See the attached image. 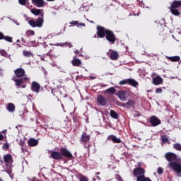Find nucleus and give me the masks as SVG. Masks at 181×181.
<instances>
[{"mask_svg": "<svg viewBox=\"0 0 181 181\" xmlns=\"http://www.w3.org/2000/svg\"><path fill=\"white\" fill-rule=\"evenodd\" d=\"M96 30L98 37H100V39H104L105 37L106 40L109 43H112V45H114L117 42V36L115 35L114 31L101 25H97Z\"/></svg>", "mask_w": 181, "mask_h": 181, "instance_id": "obj_1", "label": "nucleus"}, {"mask_svg": "<svg viewBox=\"0 0 181 181\" xmlns=\"http://www.w3.org/2000/svg\"><path fill=\"white\" fill-rule=\"evenodd\" d=\"M63 156L64 158H67V159H71L73 158V154L69 149L62 147L59 151H52L51 152V158L54 159L55 160H62L63 159Z\"/></svg>", "mask_w": 181, "mask_h": 181, "instance_id": "obj_2", "label": "nucleus"}, {"mask_svg": "<svg viewBox=\"0 0 181 181\" xmlns=\"http://www.w3.org/2000/svg\"><path fill=\"white\" fill-rule=\"evenodd\" d=\"M45 23V13L41 14V16L38 17L36 21L30 20L28 21L29 25H31L32 28H42L43 26V23Z\"/></svg>", "mask_w": 181, "mask_h": 181, "instance_id": "obj_3", "label": "nucleus"}, {"mask_svg": "<svg viewBox=\"0 0 181 181\" xmlns=\"http://www.w3.org/2000/svg\"><path fill=\"white\" fill-rule=\"evenodd\" d=\"M3 159L5 163L4 169L6 172L10 170L12 168V163H13V156H12V154L8 153L4 156Z\"/></svg>", "mask_w": 181, "mask_h": 181, "instance_id": "obj_4", "label": "nucleus"}, {"mask_svg": "<svg viewBox=\"0 0 181 181\" xmlns=\"http://www.w3.org/2000/svg\"><path fill=\"white\" fill-rule=\"evenodd\" d=\"M12 80L16 83V87H22V88H26V83H29V78H28V77H23L18 79L16 77L13 76Z\"/></svg>", "mask_w": 181, "mask_h": 181, "instance_id": "obj_5", "label": "nucleus"}, {"mask_svg": "<svg viewBox=\"0 0 181 181\" xmlns=\"http://www.w3.org/2000/svg\"><path fill=\"white\" fill-rule=\"evenodd\" d=\"M168 167L170 169H172L175 172H176L177 175H180L181 173V164L179 163L174 161L168 163Z\"/></svg>", "mask_w": 181, "mask_h": 181, "instance_id": "obj_6", "label": "nucleus"}, {"mask_svg": "<svg viewBox=\"0 0 181 181\" xmlns=\"http://www.w3.org/2000/svg\"><path fill=\"white\" fill-rule=\"evenodd\" d=\"M133 175L136 178L145 176V169L141 167L136 168L133 170Z\"/></svg>", "mask_w": 181, "mask_h": 181, "instance_id": "obj_7", "label": "nucleus"}, {"mask_svg": "<svg viewBox=\"0 0 181 181\" xmlns=\"http://www.w3.org/2000/svg\"><path fill=\"white\" fill-rule=\"evenodd\" d=\"M136 104V102L135 100L132 99L129 100L126 103H120V106L123 107V108H135V105Z\"/></svg>", "mask_w": 181, "mask_h": 181, "instance_id": "obj_8", "label": "nucleus"}, {"mask_svg": "<svg viewBox=\"0 0 181 181\" xmlns=\"http://www.w3.org/2000/svg\"><path fill=\"white\" fill-rule=\"evenodd\" d=\"M165 158L166 160L168 162H175V160H177V155H176L175 153L168 152L165 154Z\"/></svg>", "mask_w": 181, "mask_h": 181, "instance_id": "obj_9", "label": "nucleus"}, {"mask_svg": "<svg viewBox=\"0 0 181 181\" xmlns=\"http://www.w3.org/2000/svg\"><path fill=\"white\" fill-rule=\"evenodd\" d=\"M40 90H43V87H42L39 83L33 81L31 83V91H33V93H37V94Z\"/></svg>", "mask_w": 181, "mask_h": 181, "instance_id": "obj_10", "label": "nucleus"}, {"mask_svg": "<svg viewBox=\"0 0 181 181\" xmlns=\"http://www.w3.org/2000/svg\"><path fill=\"white\" fill-rule=\"evenodd\" d=\"M129 95V92L124 90H119L117 94V97L121 101H126Z\"/></svg>", "mask_w": 181, "mask_h": 181, "instance_id": "obj_11", "label": "nucleus"}, {"mask_svg": "<svg viewBox=\"0 0 181 181\" xmlns=\"http://www.w3.org/2000/svg\"><path fill=\"white\" fill-rule=\"evenodd\" d=\"M97 103L102 107H105L108 104V100L104 96L99 95L97 98Z\"/></svg>", "mask_w": 181, "mask_h": 181, "instance_id": "obj_12", "label": "nucleus"}, {"mask_svg": "<svg viewBox=\"0 0 181 181\" xmlns=\"http://www.w3.org/2000/svg\"><path fill=\"white\" fill-rule=\"evenodd\" d=\"M160 119H159L156 116H151L150 117V124L152 127H158V125H160Z\"/></svg>", "mask_w": 181, "mask_h": 181, "instance_id": "obj_13", "label": "nucleus"}, {"mask_svg": "<svg viewBox=\"0 0 181 181\" xmlns=\"http://www.w3.org/2000/svg\"><path fill=\"white\" fill-rule=\"evenodd\" d=\"M90 135L87 134L86 132H83L80 138L81 144H87V142H90Z\"/></svg>", "mask_w": 181, "mask_h": 181, "instance_id": "obj_14", "label": "nucleus"}, {"mask_svg": "<svg viewBox=\"0 0 181 181\" xmlns=\"http://www.w3.org/2000/svg\"><path fill=\"white\" fill-rule=\"evenodd\" d=\"M14 74L17 78H21V77H23L25 76V69L18 68L14 71Z\"/></svg>", "mask_w": 181, "mask_h": 181, "instance_id": "obj_15", "label": "nucleus"}, {"mask_svg": "<svg viewBox=\"0 0 181 181\" xmlns=\"http://www.w3.org/2000/svg\"><path fill=\"white\" fill-rule=\"evenodd\" d=\"M32 4L37 6V8H43L46 5L45 0H32Z\"/></svg>", "mask_w": 181, "mask_h": 181, "instance_id": "obj_16", "label": "nucleus"}, {"mask_svg": "<svg viewBox=\"0 0 181 181\" xmlns=\"http://www.w3.org/2000/svg\"><path fill=\"white\" fill-rule=\"evenodd\" d=\"M153 84H154V86H159L160 84H163V78H162V77H160V76H157L153 78Z\"/></svg>", "mask_w": 181, "mask_h": 181, "instance_id": "obj_17", "label": "nucleus"}, {"mask_svg": "<svg viewBox=\"0 0 181 181\" xmlns=\"http://www.w3.org/2000/svg\"><path fill=\"white\" fill-rule=\"evenodd\" d=\"M42 52L44 54L49 56V53H50V52H52V49L50 48V47L49 45H46V43L44 42L43 47L42 49Z\"/></svg>", "mask_w": 181, "mask_h": 181, "instance_id": "obj_18", "label": "nucleus"}, {"mask_svg": "<svg viewBox=\"0 0 181 181\" xmlns=\"http://www.w3.org/2000/svg\"><path fill=\"white\" fill-rule=\"evenodd\" d=\"M31 13H33V15H35V16H37L39 15H40V16H42V14L45 13L43 12V10L42 9H37V8H32L30 10Z\"/></svg>", "mask_w": 181, "mask_h": 181, "instance_id": "obj_19", "label": "nucleus"}, {"mask_svg": "<svg viewBox=\"0 0 181 181\" xmlns=\"http://www.w3.org/2000/svg\"><path fill=\"white\" fill-rule=\"evenodd\" d=\"M119 58V54L117 51H112L110 53V60H118Z\"/></svg>", "mask_w": 181, "mask_h": 181, "instance_id": "obj_20", "label": "nucleus"}, {"mask_svg": "<svg viewBox=\"0 0 181 181\" xmlns=\"http://www.w3.org/2000/svg\"><path fill=\"white\" fill-rule=\"evenodd\" d=\"M181 7V1L179 0H175L171 3V6L170 8H174L177 9V8Z\"/></svg>", "mask_w": 181, "mask_h": 181, "instance_id": "obj_21", "label": "nucleus"}, {"mask_svg": "<svg viewBox=\"0 0 181 181\" xmlns=\"http://www.w3.org/2000/svg\"><path fill=\"white\" fill-rule=\"evenodd\" d=\"M127 83L129 84V86H132V87H138V86H139V83H138V81H136L135 79H132V78H128Z\"/></svg>", "mask_w": 181, "mask_h": 181, "instance_id": "obj_22", "label": "nucleus"}, {"mask_svg": "<svg viewBox=\"0 0 181 181\" xmlns=\"http://www.w3.org/2000/svg\"><path fill=\"white\" fill-rule=\"evenodd\" d=\"M38 144L39 141L33 138H31L28 141V144L29 146H36L38 145Z\"/></svg>", "mask_w": 181, "mask_h": 181, "instance_id": "obj_23", "label": "nucleus"}, {"mask_svg": "<svg viewBox=\"0 0 181 181\" xmlns=\"http://www.w3.org/2000/svg\"><path fill=\"white\" fill-rule=\"evenodd\" d=\"M16 110V107L15 106V104L10 103L7 105V111L8 112H15Z\"/></svg>", "mask_w": 181, "mask_h": 181, "instance_id": "obj_24", "label": "nucleus"}, {"mask_svg": "<svg viewBox=\"0 0 181 181\" xmlns=\"http://www.w3.org/2000/svg\"><path fill=\"white\" fill-rule=\"evenodd\" d=\"M71 63L72 65L75 67H80V66H81V60L77 58H74V59L71 61Z\"/></svg>", "mask_w": 181, "mask_h": 181, "instance_id": "obj_25", "label": "nucleus"}, {"mask_svg": "<svg viewBox=\"0 0 181 181\" xmlns=\"http://www.w3.org/2000/svg\"><path fill=\"white\" fill-rule=\"evenodd\" d=\"M169 9H170L171 13L173 15H174V16H180V11H179V9L174 8L172 7H170Z\"/></svg>", "mask_w": 181, "mask_h": 181, "instance_id": "obj_26", "label": "nucleus"}, {"mask_svg": "<svg viewBox=\"0 0 181 181\" xmlns=\"http://www.w3.org/2000/svg\"><path fill=\"white\" fill-rule=\"evenodd\" d=\"M168 60H170V62H180V57L179 56H174V57H165Z\"/></svg>", "mask_w": 181, "mask_h": 181, "instance_id": "obj_27", "label": "nucleus"}, {"mask_svg": "<svg viewBox=\"0 0 181 181\" xmlns=\"http://www.w3.org/2000/svg\"><path fill=\"white\" fill-rule=\"evenodd\" d=\"M69 23L71 25V26H77L78 28H80V26H86V24L83 23H78V21H72Z\"/></svg>", "mask_w": 181, "mask_h": 181, "instance_id": "obj_28", "label": "nucleus"}, {"mask_svg": "<svg viewBox=\"0 0 181 181\" xmlns=\"http://www.w3.org/2000/svg\"><path fill=\"white\" fill-rule=\"evenodd\" d=\"M136 181H152L149 177H146L145 175L141 177H137Z\"/></svg>", "mask_w": 181, "mask_h": 181, "instance_id": "obj_29", "label": "nucleus"}, {"mask_svg": "<svg viewBox=\"0 0 181 181\" xmlns=\"http://www.w3.org/2000/svg\"><path fill=\"white\" fill-rule=\"evenodd\" d=\"M110 139L111 141H112V142H114L115 144H121V139L117 138V136L112 135L110 136Z\"/></svg>", "mask_w": 181, "mask_h": 181, "instance_id": "obj_30", "label": "nucleus"}, {"mask_svg": "<svg viewBox=\"0 0 181 181\" xmlns=\"http://www.w3.org/2000/svg\"><path fill=\"white\" fill-rule=\"evenodd\" d=\"M105 91L107 94H115L117 89L114 87H111L107 88Z\"/></svg>", "mask_w": 181, "mask_h": 181, "instance_id": "obj_31", "label": "nucleus"}, {"mask_svg": "<svg viewBox=\"0 0 181 181\" xmlns=\"http://www.w3.org/2000/svg\"><path fill=\"white\" fill-rule=\"evenodd\" d=\"M110 117H112V118H114L115 119H118V113H117V112H115V110H110Z\"/></svg>", "mask_w": 181, "mask_h": 181, "instance_id": "obj_32", "label": "nucleus"}, {"mask_svg": "<svg viewBox=\"0 0 181 181\" xmlns=\"http://www.w3.org/2000/svg\"><path fill=\"white\" fill-rule=\"evenodd\" d=\"M23 54L25 56V57H32V56H33V54H32L30 52L25 50L23 51Z\"/></svg>", "mask_w": 181, "mask_h": 181, "instance_id": "obj_33", "label": "nucleus"}, {"mask_svg": "<svg viewBox=\"0 0 181 181\" xmlns=\"http://www.w3.org/2000/svg\"><path fill=\"white\" fill-rule=\"evenodd\" d=\"M25 35H26L27 37H29L30 36H35V31H33L32 30H27L25 33Z\"/></svg>", "mask_w": 181, "mask_h": 181, "instance_id": "obj_34", "label": "nucleus"}, {"mask_svg": "<svg viewBox=\"0 0 181 181\" xmlns=\"http://www.w3.org/2000/svg\"><path fill=\"white\" fill-rule=\"evenodd\" d=\"M161 141L163 144H166L169 141V136L168 135H164L161 136Z\"/></svg>", "mask_w": 181, "mask_h": 181, "instance_id": "obj_35", "label": "nucleus"}, {"mask_svg": "<svg viewBox=\"0 0 181 181\" xmlns=\"http://www.w3.org/2000/svg\"><path fill=\"white\" fill-rule=\"evenodd\" d=\"M79 181H88V178L83 175H79L78 177Z\"/></svg>", "mask_w": 181, "mask_h": 181, "instance_id": "obj_36", "label": "nucleus"}, {"mask_svg": "<svg viewBox=\"0 0 181 181\" xmlns=\"http://www.w3.org/2000/svg\"><path fill=\"white\" fill-rule=\"evenodd\" d=\"M119 84V86H124L125 84H128V78L120 81Z\"/></svg>", "mask_w": 181, "mask_h": 181, "instance_id": "obj_37", "label": "nucleus"}, {"mask_svg": "<svg viewBox=\"0 0 181 181\" xmlns=\"http://www.w3.org/2000/svg\"><path fill=\"white\" fill-rule=\"evenodd\" d=\"M18 3L20 5H23V6H25L26 4H28V0H18Z\"/></svg>", "mask_w": 181, "mask_h": 181, "instance_id": "obj_38", "label": "nucleus"}, {"mask_svg": "<svg viewBox=\"0 0 181 181\" xmlns=\"http://www.w3.org/2000/svg\"><path fill=\"white\" fill-rule=\"evenodd\" d=\"M4 40H6V42H9L10 43H12V37L6 36L4 37Z\"/></svg>", "mask_w": 181, "mask_h": 181, "instance_id": "obj_39", "label": "nucleus"}, {"mask_svg": "<svg viewBox=\"0 0 181 181\" xmlns=\"http://www.w3.org/2000/svg\"><path fill=\"white\" fill-rule=\"evenodd\" d=\"M115 179L117 181H124V180L122 179V177H121V175H119V174L115 175Z\"/></svg>", "mask_w": 181, "mask_h": 181, "instance_id": "obj_40", "label": "nucleus"}, {"mask_svg": "<svg viewBox=\"0 0 181 181\" xmlns=\"http://www.w3.org/2000/svg\"><path fill=\"white\" fill-rule=\"evenodd\" d=\"M3 149H6V151H8V149H9V144L8 143H4L3 144V146H2Z\"/></svg>", "mask_w": 181, "mask_h": 181, "instance_id": "obj_41", "label": "nucleus"}, {"mask_svg": "<svg viewBox=\"0 0 181 181\" xmlns=\"http://www.w3.org/2000/svg\"><path fill=\"white\" fill-rule=\"evenodd\" d=\"M20 146H26V144L25 143V140L21 139L19 141Z\"/></svg>", "mask_w": 181, "mask_h": 181, "instance_id": "obj_42", "label": "nucleus"}, {"mask_svg": "<svg viewBox=\"0 0 181 181\" xmlns=\"http://www.w3.org/2000/svg\"><path fill=\"white\" fill-rule=\"evenodd\" d=\"M158 175H162L163 173V168L159 167L157 170Z\"/></svg>", "mask_w": 181, "mask_h": 181, "instance_id": "obj_43", "label": "nucleus"}, {"mask_svg": "<svg viewBox=\"0 0 181 181\" xmlns=\"http://www.w3.org/2000/svg\"><path fill=\"white\" fill-rule=\"evenodd\" d=\"M0 54H1V56H4V57H6V51L2 49L0 51Z\"/></svg>", "mask_w": 181, "mask_h": 181, "instance_id": "obj_44", "label": "nucleus"}, {"mask_svg": "<svg viewBox=\"0 0 181 181\" xmlns=\"http://www.w3.org/2000/svg\"><path fill=\"white\" fill-rule=\"evenodd\" d=\"M162 91H163V90H162V88H158L156 89V93L157 94H160L162 93Z\"/></svg>", "mask_w": 181, "mask_h": 181, "instance_id": "obj_45", "label": "nucleus"}, {"mask_svg": "<svg viewBox=\"0 0 181 181\" xmlns=\"http://www.w3.org/2000/svg\"><path fill=\"white\" fill-rule=\"evenodd\" d=\"M27 151H28V148H26V147L25 146L21 147V152H23V153Z\"/></svg>", "mask_w": 181, "mask_h": 181, "instance_id": "obj_46", "label": "nucleus"}, {"mask_svg": "<svg viewBox=\"0 0 181 181\" xmlns=\"http://www.w3.org/2000/svg\"><path fill=\"white\" fill-rule=\"evenodd\" d=\"M5 38V35H4V33L0 32V40H2V39Z\"/></svg>", "mask_w": 181, "mask_h": 181, "instance_id": "obj_47", "label": "nucleus"}, {"mask_svg": "<svg viewBox=\"0 0 181 181\" xmlns=\"http://www.w3.org/2000/svg\"><path fill=\"white\" fill-rule=\"evenodd\" d=\"M85 149H90V144L84 146Z\"/></svg>", "mask_w": 181, "mask_h": 181, "instance_id": "obj_48", "label": "nucleus"}, {"mask_svg": "<svg viewBox=\"0 0 181 181\" xmlns=\"http://www.w3.org/2000/svg\"><path fill=\"white\" fill-rule=\"evenodd\" d=\"M0 141H4V135L0 134Z\"/></svg>", "mask_w": 181, "mask_h": 181, "instance_id": "obj_49", "label": "nucleus"}, {"mask_svg": "<svg viewBox=\"0 0 181 181\" xmlns=\"http://www.w3.org/2000/svg\"><path fill=\"white\" fill-rule=\"evenodd\" d=\"M75 53H76V54L80 55V52H78V50L75 51Z\"/></svg>", "mask_w": 181, "mask_h": 181, "instance_id": "obj_50", "label": "nucleus"}, {"mask_svg": "<svg viewBox=\"0 0 181 181\" xmlns=\"http://www.w3.org/2000/svg\"><path fill=\"white\" fill-rule=\"evenodd\" d=\"M2 134H4L5 135V134H6V130H3Z\"/></svg>", "mask_w": 181, "mask_h": 181, "instance_id": "obj_51", "label": "nucleus"}, {"mask_svg": "<svg viewBox=\"0 0 181 181\" xmlns=\"http://www.w3.org/2000/svg\"><path fill=\"white\" fill-rule=\"evenodd\" d=\"M97 36H98V35H95L94 36H93V37L95 38V39H96V37H98Z\"/></svg>", "mask_w": 181, "mask_h": 181, "instance_id": "obj_52", "label": "nucleus"}, {"mask_svg": "<svg viewBox=\"0 0 181 181\" xmlns=\"http://www.w3.org/2000/svg\"><path fill=\"white\" fill-rule=\"evenodd\" d=\"M47 1H50V2H53L55 0H47Z\"/></svg>", "mask_w": 181, "mask_h": 181, "instance_id": "obj_53", "label": "nucleus"}, {"mask_svg": "<svg viewBox=\"0 0 181 181\" xmlns=\"http://www.w3.org/2000/svg\"><path fill=\"white\" fill-rule=\"evenodd\" d=\"M52 93L53 94V95H56L54 93V90H52Z\"/></svg>", "mask_w": 181, "mask_h": 181, "instance_id": "obj_54", "label": "nucleus"}, {"mask_svg": "<svg viewBox=\"0 0 181 181\" xmlns=\"http://www.w3.org/2000/svg\"><path fill=\"white\" fill-rule=\"evenodd\" d=\"M17 43H19L21 42V40H17Z\"/></svg>", "mask_w": 181, "mask_h": 181, "instance_id": "obj_55", "label": "nucleus"}, {"mask_svg": "<svg viewBox=\"0 0 181 181\" xmlns=\"http://www.w3.org/2000/svg\"><path fill=\"white\" fill-rule=\"evenodd\" d=\"M18 46H19V47H21V44H17Z\"/></svg>", "mask_w": 181, "mask_h": 181, "instance_id": "obj_56", "label": "nucleus"}, {"mask_svg": "<svg viewBox=\"0 0 181 181\" xmlns=\"http://www.w3.org/2000/svg\"><path fill=\"white\" fill-rule=\"evenodd\" d=\"M0 181H4V180H2V178L0 177Z\"/></svg>", "mask_w": 181, "mask_h": 181, "instance_id": "obj_57", "label": "nucleus"}, {"mask_svg": "<svg viewBox=\"0 0 181 181\" xmlns=\"http://www.w3.org/2000/svg\"><path fill=\"white\" fill-rule=\"evenodd\" d=\"M97 175H100V173H96Z\"/></svg>", "mask_w": 181, "mask_h": 181, "instance_id": "obj_58", "label": "nucleus"}, {"mask_svg": "<svg viewBox=\"0 0 181 181\" xmlns=\"http://www.w3.org/2000/svg\"><path fill=\"white\" fill-rule=\"evenodd\" d=\"M22 42H23V38H21Z\"/></svg>", "mask_w": 181, "mask_h": 181, "instance_id": "obj_59", "label": "nucleus"}]
</instances>
